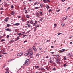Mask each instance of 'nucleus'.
Returning <instances> with one entry per match:
<instances>
[{"label": "nucleus", "mask_w": 73, "mask_h": 73, "mask_svg": "<svg viewBox=\"0 0 73 73\" xmlns=\"http://www.w3.org/2000/svg\"><path fill=\"white\" fill-rule=\"evenodd\" d=\"M18 18H21V16H18Z\"/></svg>", "instance_id": "nucleus-57"}, {"label": "nucleus", "mask_w": 73, "mask_h": 73, "mask_svg": "<svg viewBox=\"0 0 73 73\" xmlns=\"http://www.w3.org/2000/svg\"><path fill=\"white\" fill-rule=\"evenodd\" d=\"M5 73H9V72H8V71H7Z\"/></svg>", "instance_id": "nucleus-64"}, {"label": "nucleus", "mask_w": 73, "mask_h": 73, "mask_svg": "<svg viewBox=\"0 0 73 73\" xmlns=\"http://www.w3.org/2000/svg\"><path fill=\"white\" fill-rule=\"evenodd\" d=\"M5 70H6V71H8V70H9V68H6Z\"/></svg>", "instance_id": "nucleus-30"}, {"label": "nucleus", "mask_w": 73, "mask_h": 73, "mask_svg": "<svg viewBox=\"0 0 73 73\" xmlns=\"http://www.w3.org/2000/svg\"><path fill=\"white\" fill-rule=\"evenodd\" d=\"M36 25V27H38V28H39L40 27V26H39V25H38L37 26V25Z\"/></svg>", "instance_id": "nucleus-48"}, {"label": "nucleus", "mask_w": 73, "mask_h": 73, "mask_svg": "<svg viewBox=\"0 0 73 73\" xmlns=\"http://www.w3.org/2000/svg\"><path fill=\"white\" fill-rule=\"evenodd\" d=\"M19 37L18 36V37H17V38L15 39V41H17V40H19Z\"/></svg>", "instance_id": "nucleus-17"}, {"label": "nucleus", "mask_w": 73, "mask_h": 73, "mask_svg": "<svg viewBox=\"0 0 73 73\" xmlns=\"http://www.w3.org/2000/svg\"><path fill=\"white\" fill-rule=\"evenodd\" d=\"M68 56H69L70 57H72V54H68Z\"/></svg>", "instance_id": "nucleus-11"}, {"label": "nucleus", "mask_w": 73, "mask_h": 73, "mask_svg": "<svg viewBox=\"0 0 73 73\" xmlns=\"http://www.w3.org/2000/svg\"><path fill=\"white\" fill-rule=\"evenodd\" d=\"M46 2H48V3H50V1L49 0H47Z\"/></svg>", "instance_id": "nucleus-34"}, {"label": "nucleus", "mask_w": 73, "mask_h": 73, "mask_svg": "<svg viewBox=\"0 0 73 73\" xmlns=\"http://www.w3.org/2000/svg\"><path fill=\"white\" fill-rule=\"evenodd\" d=\"M26 17H27V18H29L30 17H29V16L28 15H26Z\"/></svg>", "instance_id": "nucleus-31"}, {"label": "nucleus", "mask_w": 73, "mask_h": 73, "mask_svg": "<svg viewBox=\"0 0 73 73\" xmlns=\"http://www.w3.org/2000/svg\"><path fill=\"white\" fill-rule=\"evenodd\" d=\"M65 25V24H64V23H62L61 25L62 26V27H64V26Z\"/></svg>", "instance_id": "nucleus-14"}, {"label": "nucleus", "mask_w": 73, "mask_h": 73, "mask_svg": "<svg viewBox=\"0 0 73 73\" xmlns=\"http://www.w3.org/2000/svg\"><path fill=\"white\" fill-rule=\"evenodd\" d=\"M39 13H40V14L41 16H42V12H41V11Z\"/></svg>", "instance_id": "nucleus-20"}, {"label": "nucleus", "mask_w": 73, "mask_h": 73, "mask_svg": "<svg viewBox=\"0 0 73 73\" xmlns=\"http://www.w3.org/2000/svg\"><path fill=\"white\" fill-rule=\"evenodd\" d=\"M20 25V23H17L15 24H14L13 25L15 26H18Z\"/></svg>", "instance_id": "nucleus-6"}, {"label": "nucleus", "mask_w": 73, "mask_h": 73, "mask_svg": "<svg viewBox=\"0 0 73 73\" xmlns=\"http://www.w3.org/2000/svg\"><path fill=\"white\" fill-rule=\"evenodd\" d=\"M64 51H62V50H60V53H63Z\"/></svg>", "instance_id": "nucleus-39"}, {"label": "nucleus", "mask_w": 73, "mask_h": 73, "mask_svg": "<svg viewBox=\"0 0 73 73\" xmlns=\"http://www.w3.org/2000/svg\"><path fill=\"white\" fill-rule=\"evenodd\" d=\"M26 23H27V24H29L30 22H29V21H28Z\"/></svg>", "instance_id": "nucleus-41"}, {"label": "nucleus", "mask_w": 73, "mask_h": 73, "mask_svg": "<svg viewBox=\"0 0 73 73\" xmlns=\"http://www.w3.org/2000/svg\"><path fill=\"white\" fill-rule=\"evenodd\" d=\"M39 55H40V54H39L38 53L36 54V56H39Z\"/></svg>", "instance_id": "nucleus-50"}, {"label": "nucleus", "mask_w": 73, "mask_h": 73, "mask_svg": "<svg viewBox=\"0 0 73 73\" xmlns=\"http://www.w3.org/2000/svg\"><path fill=\"white\" fill-rule=\"evenodd\" d=\"M35 15L37 17H40V15L38 12L36 13Z\"/></svg>", "instance_id": "nucleus-3"}, {"label": "nucleus", "mask_w": 73, "mask_h": 73, "mask_svg": "<svg viewBox=\"0 0 73 73\" xmlns=\"http://www.w3.org/2000/svg\"><path fill=\"white\" fill-rule=\"evenodd\" d=\"M62 50L63 52H65V49H62Z\"/></svg>", "instance_id": "nucleus-49"}, {"label": "nucleus", "mask_w": 73, "mask_h": 73, "mask_svg": "<svg viewBox=\"0 0 73 73\" xmlns=\"http://www.w3.org/2000/svg\"><path fill=\"white\" fill-rule=\"evenodd\" d=\"M23 53H18L17 54V56H21V55H23Z\"/></svg>", "instance_id": "nucleus-7"}, {"label": "nucleus", "mask_w": 73, "mask_h": 73, "mask_svg": "<svg viewBox=\"0 0 73 73\" xmlns=\"http://www.w3.org/2000/svg\"><path fill=\"white\" fill-rule=\"evenodd\" d=\"M1 52H3H3H4V50H1Z\"/></svg>", "instance_id": "nucleus-45"}, {"label": "nucleus", "mask_w": 73, "mask_h": 73, "mask_svg": "<svg viewBox=\"0 0 73 73\" xmlns=\"http://www.w3.org/2000/svg\"><path fill=\"white\" fill-rule=\"evenodd\" d=\"M5 41V39H2L1 40V42L2 41Z\"/></svg>", "instance_id": "nucleus-24"}, {"label": "nucleus", "mask_w": 73, "mask_h": 73, "mask_svg": "<svg viewBox=\"0 0 73 73\" xmlns=\"http://www.w3.org/2000/svg\"><path fill=\"white\" fill-rule=\"evenodd\" d=\"M38 8H39V7H35V9H37Z\"/></svg>", "instance_id": "nucleus-32"}, {"label": "nucleus", "mask_w": 73, "mask_h": 73, "mask_svg": "<svg viewBox=\"0 0 73 73\" xmlns=\"http://www.w3.org/2000/svg\"><path fill=\"white\" fill-rule=\"evenodd\" d=\"M5 67V65H4L2 69H3V68H4V67Z\"/></svg>", "instance_id": "nucleus-52"}, {"label": "nucleus", "mask_w": 73, "mask_h": 73, "mask_svg": "<svg viewBox=\"0 0 73 73\" xmlns=\"http://www.w3.org/2000/svg\"><path fill=\"white\" fill-rule=\"evenodd\" d=\"M40 69L41 70H44L45 71L46 70L44 68H40Z\"/></svg>", "instance_id": "nucleus-15"}, {"label": "nucleus", "mask_w": 73, "mask_h": 73, "mask_svg": "<svg viewBox=\"0 0 73 73\" xmlns=\"http://www.w3.org/2000/svg\"><path fill=\"white\" fill-rule=\"evenodd\" d=\"M47 0H43V1L44 3H46V1Z\"/></svg>", "instance_id": "nucleus-22"}, {"label": "nucleus", "mask_w": 73, "mask_h": 73, "mask_svg": "<svg viewBox=\"0 0 73 73\" xmlns=\"http://www.w3.org/2000/svg\"><path fill=\"white\" fill-rule=\"evenodd\" d=\"M52 11V9H50L48 11L49 12H50V11Z\"/></svg>", "instance_id": "nucleus-56"}, {"label": "nucleus", "mask_w": 73, "mask_h": 73, "mask_svg": "<svg viewBox=\"0 0 73 73\" xmlns=\"http://www.w3.org/2000/svg\"><path fill=\"white\" fill-rule=\"evenodd\" d=\"M7 54V53H3V54Z\"/></svg>", "instance_id": "nucleus-54"}, {"label": "nucleus", "mask_w": 73, "mask_h": 73, "mask_svg": "<svg viewBox=\"0 0 73 73\" xmlns=\"http://www.w3.org/2000/svg\"><path fill=\"white\" fill-rule=\"evenodd\" d=\"M52 62H53V61H52V60H50V63H52Z\"/></svg>", "instance_id": "nucleus-60"}, {"label": "nucleus", "mask_w": 73, "mask_h": 73, "mask_svg": "<svg viewBox=\"0 0 73 73\" xmlns=\"http://www.w3.org/2000/svg\"><path fill=\"white\" fill-rule=\"evenodd\" d=\"M10 41H11V42H13L15 41L13 40H11Z\"/></svg>", "instance_id": "nucleus-46"}, {"label": "nucleus", "mask_w": 73, "mask_h": 73, "mask_svg": "<svg viewBox=\"0 0 73 73\" xmlns=\"http://www.w3.org/2000/svg\"><path fill=\"white\" fill-rule=\"evenodd\" d=\"M28 36V35H24L22 37L23 38H24V37H26V36Z\"/></svg>", "instance_id": "nucleus-16"}, {"label": "nucleus", "mask_w": 73, "mask_h": 73, "mask_svg": "<svg viewBox=\"0 0 73 73\" xmlns=\"http://www.w3.org/2000/svg\"><path fill=\"white\" fill-rule=\"evenodd\" d=\"M27 42V41L25 40V41H24V42H23V43H25V42Z\"/></svg>", "instance_id": "nucleus-63"}, {"label": "nucleus", "mask_w": 73, "mask_h": 73, "mask_svg": "<svg viewBox=\"0 0 73 73\" xmlns=\"http://www.w3.org/2000/svg\"><path fill=\"white\" fill-rule=\"evenodd\" d=\"M60 61V59H58L57 58H56V62L57 63V62H59V61Z\"/></svg>", "instance_id": "nucleus-8"}, {"label": "nucleus", "mask_w": 73, "mask_h": 73, "mask_svg": "<svg viewBox=\"0 0 73 73\" xmlns=\"http://www.w3.org/2000/svg\"><path fill=\"white\" fill-rule=\"evenodd\" d=\"M28 53H26L25 54H24V55H25V56H27V55H28Z\"/></svg>", "instance_id": "nucleus-33"}, {"label": "nucleus", "mask_w": 73, "mask_h": 73, "mask_svg": "<svg viewBox=\"0 0 73 73\" xmlns=\"http://www.w3.org/2000/svg\"><path fill=\"white\" fill-rule=\"evenodd\" d=\"M24 65H28L29 64V60L27 59L25 62L24 63Z\"/></svg>", "instance_id": "nucleus-1"}, {"label": "nucleus", "mask_w": 73, "mask_h": 73, "mask_svg": "<svg viewBox=\"0 0 73 73\" xmlns=\"http://www.w3.org/2000/svg\"><path fill=\"white\" fill-rule=\"evenodd\" d=\"M49 5H47L46 8H47V9H48L49 8Z\"/></svg>", "instance_id": "nucleus-35"}, {"label": "nucleus", "mask_w": 73, "mask_h": 73, "mask_svg": "<svg viewBox=\"0 0 73 73\" xmlns=\"http://www.w3.org/2000/svg\"><path fill=\"white\" fill-rule=\"evenodd\" d=\"M5 31H9V32H11V31H12L11 29H9V28L5 29Z\"/></svg>", "instance_id": "nucleus-4"}, {"label": "nucleus", "mask_w": 73, "mask_h": 73, "mask_svg": "<svg viewBox=\"0 0 73 73\" xmlns=\"http://www.w3.org/2000/svg\"><path fill=\"white\" fill-rule=\"evenodd\" d=\"M63 66H64V67H65H65H66V66L67 65H66V64H64V65H63Z\"/></svg>", "instance_id": "nucleus-44"}, {"label": "nucleus", "mask_w": 73, "mask_h": 73, "mask_svg": "<svg viewBox=\"0 0 73 73\" xmlns=\"http://www.w3.org/2000/svg\"><path fill=\"white\" fill-rule=\"evenodd\" d=\"M24 33H25V32H22V33H18V36H20V35H24Z\"/></svg>", "instance_id": "nucleus-2"}, {"label": "nucleus", "mask_w": 73, "mask_h": 73, "mask_svg": "<svg viewBox=\"0 0 73 73\" xmlns=\"http://www.w3.org/2000/svg\"><path fill=\"white\" fill-rule=\"evenodd\" d=\"M35 5H36L37 4V2H35L34 3V4Z\"/></svg>", "instance_id": "nucleus-51"}, {"label": "nucleus", "mask_w": 73, "mask_h": 73, "mask_svg": "<svg viewBox=\"0 0 73 73\" xmlns=\"http://www.w3.org/2000/svg\"><path fill=\"white\" fill-rule=\"evenodd\" d=\"M9 35H8L7 36V38H9Z\"/></svg>", "instance_id": "nucleus-25"}, {"label": "nucleus", "mask_w": 73, "mask_h": 73, "mask_svg": "<svg viewBox=\"0 0 73 73\" xmlns=\"http://www.w3.org/2000/svg\"><path fill=\"white\" fill-rule=\"evenodd\" d=\"M57 27V24H54V28H56Z\"/></svg>", "instance_id": "nucleus-23"}, {"label": "nucleus", "mask_w": 73, "mask_h": 73, "mask_svg": "<svg viewBox=\"0 0 73 73\" xmlns=\"http://www.w3.org/2000/svg\"><path fill=\"white\" fill-rule=\"evenodd\" d=\"M8 18H6L4 20V21L6 22H7L8 21Z\"/></svg>", "instance_id": "nucleus-9"}, {"label": "nucleus", "mask_w": 73, "mask_h": 73, "mask_svg": "<svg viewBox=\"0 0 73 73\" xmlns=\"http://www.w3.org/2000/svg\"><path fill=\"white\" fill-rule=\"evenodd\" d=\"M30 58H33V56H30Z\"/></svg>", "instance_id": "nucleus-43"}, {"label": "nucleus", "mask_w": 73, "mask_h": 73, "mask_svg": "<svg viewBox=\"0 0 73 73\" xmlns=\"http://www.w3.org/2000/svg\"><path fill=\"white\" fill-rule=\"evenodd\" d=\"M32 52H30L29 53V55H30V56H31V55H32Z\"/></svg>", "instance_id": "nucleus-42"}, {"label": "nucleus", "mask_w": 73, "mask_h": 73, "mask_svg": "<svg viewBox=\"0 0 73 73\" xmlns=\"http://www.w3.org/2000/svg\"><path fill=\"white\" fill-rule=\"evenodd\" d=\"M15 14V12L14 11H12L11 13V15H14Z\"/></svg>", "instance_id": "nucleus-21"}, {"label": "nucleus", "mask_w": 73, "mask_h": 73, "mask_svg": "<svg viewBox=\"0 0 73 73\" xmlns=\"http://www.w3.org/2000/svg\"><path fill=\"white\" fill-rule=\"evenodd\" d=\"M36 24L35 23H33V27H34V26H35V25H36Z\"/></svg>", "instance_id": "nucleus-29"}, {"label": "nucleus", "mask_w": 73, "mask_h": 73, "mask_svg": "<svg viewBox=\"0 0 73 73\" xmlns=\"http://www.w3.org/2000/svg\"><path fill=\"white\" fill-rule=\"evenodd\" d=\"M37 28V27H36V25H35V27H34L35 30V29Z\"/></svg>", "instance_id": "nucleus-36"}, {"label": "nucleus", "mask_w": 73, "mask_h": 73, "mask_svg": "<svg viewBox=\"0 0 73 73\" xmlns=\"http://www.w3.org/2000/svg\"><path fill=\"white\" fill-rule=\"evenodd\" d=\"M11 8L12 9H13V8L14 7L13 6V5H11Z\"/></svg>", "instance_id": "nucleus-38"}, {"label": "nucleus", "mask_w": 73, "mask_h": 73, "mask_svg": "<svg viewBox=\"0 0 73 73\" xmlns=\"http://www.w3.org/2000/svg\"><path fill=\"white\" fill-rule=\"evenodd\" d=\"M30 23L31 24H33V21L31 20V21L30 22Z\"/></svg>", "instance_id": "nucleus-13"}, {"label": "nucleus", "mask_w": 73, "mask_h": 73, "mask_svg": "<svg viewBox=\"0 0 73 73\" xmlns=\"http://www.w3.org/2000/svg\"><path fill=\"white\" fill-rule=\"evenodd\" d=\"M69 8H70V7H68L66 10V11H68V10L69 9Z\"/></svg>", "instance_id": "nucleus-55"}, {"label": "nucleus", "mask_w": 73, "mask_h": 73, "mask_svg": "<svg viewBox=\"0 0 73 73\" xmlns=\"http://www.w3.org/2000/svg\"><path fill=\"white\" fill-rule=\"evenodd\" d=\"M52 70H56V68H53Z\"/></svg>", "instance_id": "nucleus-58"}, {"label": "nucleus", "mask_w": 73, "mask_h": 73, "mask_svg": "<svg viewBox=\"0 0 73 73\" xmlns=\"http://www.w3.org/2000/svg\"><path fill=\"white\" fill-rule=\"evenodd\" d=\"M59 57V55H57L56 57L57 58H58Z\"/></svg>", "instance_id": "nucleus-47"}, {"label": "nucleus", "mask_w": 73, "mask_h": 73, "mask_svg": "<svg viewBox=\"0 0 73 73\" xmlns=\"http://www.w3.org/2000/svg\"><path fill=\"white\" fill-rule=\"evenodd\" d=\"M64 60H66V57H64Z\"/></svg>", "instance_id": "nucleus-40"}, {"label": "nucleus", "mask_w": 73, "mask_h": 73, "mask_svg": "<svg viewBox=\"0 0 73 73\" xmlns=\"http://www.w3.org/2000/svg\"><path fill=\"white\" fill-rule=\"evenodd\" d=\"M12 60H14L13 59H11V60H9L8 61L9 62H10V61H12Z\"/></svg>", "instance_id": "nucleus-27"}, {"label": "nucleus", "mask_w": 73, "mask_h": 73, "mask_svg": "<svg viewBox=\"0 0 73 73\" xmlns=\"http://www.w3.org/2000/svg\"><path fill=\"white\" fill-rule=\"evenodd\" d=\"M35 68H37V69H40V68H39V66H35Z\"/></svg>", "instance_id": "nucleus-12"}, {"label": "nucleus", "mask_w": 73, "mask_h": 73, "mask_svg": "<svg viewBox=\"0 0 73 73\" xmlns=\"http://www.w3.org/2000/svg\"><path fill=\"white\" fill-rule=\"evenodd\" d=\"M25 13H28V12L27 11V10H26L25 11Z\"/></svg>", "instance_id": "nucleus-28"}, {"label": "nucleus", "mask_w": 73, "mask_h": 73, "mask_svg": "<svg viewBox=\"0 0 73 73\" xmlns=\"http://www.w3.org/2000/svg\"><path fill=\"white\" fill-rule=\"evenodd\" d=\"M0 9H1V10H3V8L2 7Z\"/></svg>", "instance_id": "nucleus-62"}, {"label": "nucleus", "mask_w": 73, "mask_h": 73, "mask_svg": "<svg viewBox=\"0 0 73 73\" xmlns=\"http://www.w3.org/2000/svg\"><path fill=\"white\" fill-rule=\"evenodd\" d=\"M40 7L41 8H42V7H43V4H40Z\"/></svg>", "instance_id": "nucleus-10"}, {"label": "nucleus", "mask_w": 73, "mask_h": 73, "mask_svg": "<svg viewBox=\"0 0 73 73\" xmlns=\"http://www.w3.org/2000/svg\"><path fill=\"white\" fill-rule=\"evenodd\" d=\"M29 1H30V2H31L32 1V0H29Z\"/></svg>", "instance_id": "nucleus-59"}, {"label": "nucleus", "mask_w": 73, "mask_h": 73, "mask_svg": "<svg viewBox=\"0 0 73 73\" xmlns=\"http://www.w3.org/2000/svg\"><path fill=\"white\" fill-rule=\"evenodd\" d=\"M67 18H68V16H66V18H65V19L64 20H66V19Z\"/></svg>", "instance_id": "nucleus-37"}, {"label": "nucleus", "mask_w": 73, "mask_h": 73, "mask_svg": "<svg viewBox=\"0 0 73 73\" xmlns=\"http://www.w3.org/2000/svg\"><path fill=\"white\" fill-rule=\"evenodd\" d=\"M7 27H10V24H7Z\"/></svg>", "instance_id": "nucleus-19"}, {"label": "nucleus", "mask_w": 73, "mask_h": 73, "mask_svg": "<svg viewBox=\"0 0 73 73\" xmlns=\"http://www.w3.org/2000/svg\"><path fill=\"white\" fill-rule=\"evenodd\" d=\"M32 49V48H29V51H31Z\"/></svg>", "instance_id": "nucleus-26"}, {"label": "nucleus", "mask_w": 73, "mask_h": 73, "mask_svg": "<svg viewBox=\"0 0 73 73\" xmlns=\"http://www.w3.org/2000/svg\"><path fill=\"white\" fill-rule=\"evenodd\" d=\"M32 48H33V50H34L35 52H36V51L37 50V49L36 48H35V46L33 47Z\"/></svg>", "instance_id": "nucleus-5"}, {"label": "nucleus", "mask_w": 73, "mask_h": 73, "mask_svg": "<svg viewBox=\"0 0 73 73\" xmlns=\"http://www.w3.org/2000/svg\"><path fill=\"white\" fill-rule=\"evenodd\" d=\"M61 1L62 2H64L65 1V0H61Z\"/></svg>", "instance_id": "nucleus-53"}, {"label": "nucleus", "mask_w": 73, "mask_h": 73, "mask_svg": "<svg viewBox=\"0 0 73 73\" xmlns=\"http://www.w3.org/2000/svg\"><path fill=\"white\" fill-rule=\"evenodd\" d=\"M26 25H27L29 27H31V25H30V24H29L27 23H26Z\"/></svg>", "instance_id": "nucleus-18"}, {"label": "nucleus", "mask_w": 73, "mask_h": 73, "mask_svg": "<svg viewBox=\"0 0 73 73\" xmlns=\"http://www.w3.org/2000/svg\"><path fill=\"white\" fill-rule=\"evenodd\" d=\"M3 56V55L1 54L0 55V57H2Z\"/></svg>", "instance_id": "nucleus-61"}]
</instances>
